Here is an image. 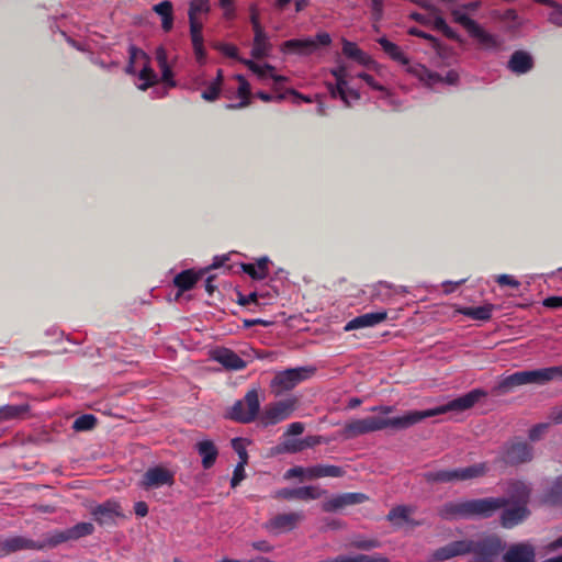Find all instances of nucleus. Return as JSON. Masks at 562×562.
Wrapping results in <instances>:
<instances>
[{
	"instance_id": "f257e3e1",
	"label": "nucleus",
	"mask_w": 562,
	"mask_h": 562,
	"mask_svg": "<svg viewBox=\"0 0 562 562\" xmlns=\"http://www.w3.org/2000/svg\"><path fill=\"white\" fill-rule=\"evenodd\" d=\"M487 393L481 389H474L467 394L459 396L445 405L426 411H409L403 416L381 417L369 416L362 419H352L345 424L341 436L345 439H352L366 434L380 431L386 428L396 430L407 429L425 418L446 414L448 412H462L471 408Z\"/></svg>"
},
{
	"instance_id": "f03ea898",
	"label": "nucleus",
	"mask_w": 562,
	"mask_h": 562,
	"mask_svg": "<svg viewBox=\"0 0 562 562\" xmlns=\"http://www.w3.org/2000/svg\"><path fill=\"white\" fill-rule=\"evenodd\" d=\"M505 550V542L497 535L491 533L476 540L462 539L449 542L431 553L435 562H445L456 557L472 553L475 561H496Z\"/></svg>"
},
{
	"instance_id": "7ed1b4c3",
	"label": "nucleus",
	"mask_w": 562,
	"mask_h": 562,
	"mask_svg": "<svg viewBox=\"0 0 562 562\" xmlns=\"http://www.w3.org/2000/svg\"><path fill=\"white\" fill-rule=\"evenodd\" d=\"M562 380V366L541 368L536 370L517 371L505 376L498 389L508 392L516 386L526 384L543 385L550 381Z\"/></svg>"
},
{
	"instance_id": "20e7f679",
	"label": "nucleus",
	"mask_w": 562,
	"mask_h": 562,
	"mask_svg": "<svg viewBox=\"0 0 562 562\" xmlns=\"http://www.w3.org/2000/svg\"><path fill=\"white\" fill-rule=\"evenodd\" d=\"M260 401L256 389L249 390L241 400L236 401L226 417L241 424H249L259 416Z\"/></svg>"
},
{
	"instance_id": "39448f33",
	"label": "nucleus",
	"mask_w": 562,
	"mask_h": 562,
	"mask_svg": "<svg viewBox=\"0 0 562 562\" xmlns=\"http://www.w3.org/2000/svg\"><path fill=\"white\" fill-rule=\"evenodd\" d=\"M316 372L314 367H299L281 371L276 374L271 386L278 389L277 393L291 391L301 382L312 378Z\"/></svg>"
},
{
	"instance_id": "423d86ee",
	"label": "nucleus",
	"mask_w": 562,
	"mask_h": 562,
	"mask_svg": "<svg viewBox=\"0 0 562 562\" xmlns=\"http://www.w3.org/2000/svg\"><path fill=\"white\" fill-rule=\"evenodd\" d=\"M297 406V400L286 398L266 406L259 415V422L263 427L277 425L292 416Z\"/></svg>"
},
{
	"instance_id": "0eeeda50",
	"label": "nucleus",
	"mask_w": 562,
	"mask_h": 562,
	"mask_svg": "<svg viewBox=\"0 0 562 562\" xmlns=\"http://www.w3.org/2000/svg\"><path fill=\"white\" fill-rule=\"evenodd\" d=\"M533 459V447L527 441L506 443L499 456V461L509 467L529 463Z\"/></svg>"
},
{
	"instance_id": "6e6552de",
	"label": "nucleus",
	"mask_w": 562,
	"mask_h": 562,
	"mask_svg": "<svg viewBox=\"0 0 562 562\" xmlns=\"http://www.w3.org/2000/svg\"><path fill=\"white\" fill-rule=\"evenodd\" d=\"M507 506V499L486 497L467 501L468 519L490 518L497 510Z\"/></svg>"
},
{
	"instance_id": "1a4fd4ad",
	"label": "nucleus",
	"mask_w": 562,
	"mask_h": 562,
	"mask_svg": "<svg viewBox=\"0 0 562 562\" xmlns=\"http://www.w3.org/2000/svg\"><path fill=\"white\" fill-rule=\"evenodd\" d=\"M175 484V472L162 467L156 465L146 470L143 474L140 486L148 491L161 486H172Z\"/></svg>"
},
{
	"instance_id": "9d476101",
	"label": "nucleus",
	"mask_w": 562,
	"mask_h": 562,
	"mask_svg": "<svg viewBox=\"0 0 562 562\" xmlns=\"http://www.w3.org/2000/svg\"><path fill=\"white\" fill-rule=\"evenodd\" d=\"M369 497L363 493L350 492L342 493L330 497L329 499L322 503V509L325 513H334L342 509L347 506L362 504L367 502Z\"/></svg>"
},
{
	"instance_id": "9b49d317",
	"label": "nucleus",
	"mask_w": 562,
	"mask_h": 562,
	"mask_svg": "<svg viewBox=\"0 0 562 562\" xmlns=\"http://www.w3.org/2000/svg\"><path fill=\"white\" fill-rule=\"evenodd\" d=\"M507 505H528L531 496V486L522 480H509L505 488Z\"/></svg>"
},
{
	"instance_id": "f8f14e48",
	"label": "nucleus",
	"mask_w": 562,
	"mask_h": 562,
	"mask_svg": "<svg viewBox=\"0 0 562 562\" xmlns=\"http://www.w3.org/2000/svg\"><path fill=\"white\" fill-rule=\"evenodd\" d=\"M326 490H321L317 486H300L295 488H280L276 492L274 498H282L286 501L292 499H300V501H311V499H318L324 494H326Z\"/></svg>"
},
{
	"instance_id": "ddd939ff",
	"label": "nucleus",
	"mask_w": 562,
	"mask_h": 562,
	"mask_svg": "<svg viewBox=\"0 0 562 562\" xmlns=\"http://www.w3.org/2000/svg\"><path fill=\"white\" fill-rule=\"evenodd\" d=\"M503 562H536V548L529 541L510 544L502 555Z\"/></svg>"
},
{
	"instance_id": "4468645a",
	"label": "nucleus",
	"mask_w": 562,
	"mask_h": 562,
	"mask_svg": "<svg viewBox=\"0 0 562 562\" xmlns=\"http://www.w3.org/2000/svg\"><path fill=\"white\" fill-rule=\"evenodd\" d=\"M91 515L100 526H113L115 519L122 516L121 506L115 501H106L95 506Z\"/></svg>"
},
{
	"instance_id": "2eb2a0df",
	"label": "nucleus",
	"mask_w": 562,
	"mask_h": 562,
	"mask_svg": "<svg viewBox=\"0 0 562 562\" xmlns=\"http://www.w3.org/2000/svg\"><path fill=\"white\" fill-rule=\"evenodd\" d=\"M45 549V544L40 543V541H34L32 539L22 537V536H13L0 540V552L4 555L21 551V550H43Z\"/></svg>"
},
{
	"instance_id": "dca6fc26",
	"label": "nucleus",
	"mask_w": 562,
	"mask_h": 562,
	"mask_svg": "<svg viewBox=\"0 0 562 562\" xmlns=\"http://www.w3.org/2000/svg\"><path fill=\"white\" fill-rule=\"evenodd\" d=\"M303 519L304 515L301 512L279 514L268 521L267 528L278 533L288 532L293 530Z\"/></svg>"
},
{
	"instance_id": "f3484780",
	"label": "nucleus",
	"mask_w": 562,
	"mask_h": 562,
	"mask_svg": "<svg viewBox=\"0 0 562 562\" xmlns=\"http://www.w3.org/2000/svg\"><path fill=\"white\" fill-rule=\"evenodd\" d=\"M530 514L531 513L527 505H515L512 508L503 510L501 515V524L504 528L512 529L524 522Z\"/></svg>"
},
{
	"instance_id": "a211bd4d",
	"label": "nucleus",
	"mask_w": 562,
	"mask_h": 562,
	"mask_svg": "<svg viewBox=\"0 0 562 562\" xmlns=\"http://www.w3.org/2000/svg\"><path fill=\"white\" fill-rule=\"evenodd\" d=\"M488 471L485 462H480L465 468L450 469V482L469 481L484 476Z\"/></svg>"
},
{
	"instance_id": "6ab92c4d",
	"label": "nucleus",
	"mask_w": 562,
	"mask_h": 562,
	"mask_svg": "<svg viewBox=\"0 0 562 562\" xmlns=\"http://www.w3.org/2000/svg\"><path fill=\"white\" fill-rule=\"evenodd\" d=\"M387 318L386 311H380V312H373V313H366L362 315H359L351 321H349L346 326L345 330L350 331L353 329L364 328V327H373L378 324H381Z\"/></svg>"
},
{
	"instance_id": "aec40b11",
	"label": "nucleus",
	"mask_w": 562,
	"mask_h": 562,
	"mask_svg": "<svg viewBox=\"0 0 562 562\" xmlns=\"http://www.w3.org/2000/svg\"><path fill=\"white\" fill-rule=\"evenodd\" d=\"M317 49L313 38H294L283 42L281 50L286 54L307 56Z\"/></svg>"
},
{
	"instance_id": "412c9836",
	"label": "nucleus",
	"mask_w": 562,
	"mask_h": 562,
	"mask_svg": "<svg viewBox=\"0 0 562 562\" xmlns=\"http://www.w3.org/2000/svg\"><path fill=\"white\" fill-rule=\"evenodd\" d=\"M194 448L202 459V467L207 470L211 469L218 457V449L215 443L210 439L198 441Z\"/></svg>"
},
{
	"instance_id": "4be33fe9",
	"label": "nucleus",
	"mask_w": 562,
	"mask_h": 562,
	"mask_svg": "<svg viewBox=\"0 0 562 562\" xmlns=\"http://www.w3.org/2000/svg\"><path fill=\"white\" fill-rule=\"evenodd\" d=\"M213 359L228 370H241L246 367L245 360L227 348L215 350Z\"/></svg>"
},
{
	"instance_id": "5701e85b",
	"label": "nucleus",
	"mask_w": 562,
	"mask_h": 562,
	"mask_svg": "<svg viewBox=\"0 0 562 562\" xmlns=\"http://www.w3.org/2000/svg\"><path fill=\"white\" fill-rule=\"evenodd\" d=\"M438 515L446 520L468 519L467 501L447 502L439 507Z\"/></svg>"
},
{
	"instance_id": "b1692460",
	"label": "nucleus",
	"mask_w": 562,
	"mask_h": 562,
	"mask_svg": "<svg viewBox=\"0 0 562 562\" xmlns=\"http://www.w3.org/2000/svg\"><path fill=\"white\" fill-rule=\"evenodd\" d=\"M189 23H190L191 41H192L196 60L199 63H203L205 59V56H206L205 49L203 46V35H202L203 25L198 20H189Z\"/></svg>"
},
{
	"instance_id": "393cba45",
	"label": "nucleus",
	"mask_w": 562,
	"mask_h": 562,
	"mask_svg": "<svg viewBox=\"0 0 562 562\" xmlns=\"http://www.w3.org/2000/svg\"><path fill=\"white\" fill-rule=\"evenodd\" d=\"M341 467L334 464H316L307 468V479L315 480L321 477H341L345 475Z\"/></svg>"
},
{
	"instance_id": "a878e982",
	"label": "nucleus",
	"mask_w": 562,
	"mask_h": 562,
	"mask_svg": "<svg viewBox=\"0 0 562 562\" xmlns=\"http://www.w3.org/2000/svg\"><path fill=\"white\" fill-rule=\"evenodd\" d=\"M532 67L531 56L524 50H516L508 60V68L518 75L528 72Z\"/></svg>"
},
{
	"instance_id": "bb28decb",
	"label": "nucleus",
	"mask_w": 562,
	"mask_h": 562,
	"mask_svg": "<svg viewBox=\"0 0 562 562\" xmlns=\"http://www.w3.org/2000/svg\"><path fill=\"white\" fill-rule=\"evenodd\" d=\"M254 33L255 36L251 48V56L256 59H262L270 54L272 45L265 30L255 31Z\"/></svg>"
},
{
	"instance_id": "cd10ccee",
	"label": "nucleus",
	"mask_w": 562,
	"mask_h": 562,
	"mask_svg": "<svg viewBox=\"0 0 562 562\" xmlns=\"http://www.w3.org/2000/svg\"><path fill=\"white\" fill-rule=\"evenodd\" d=\"M414 513V508L412 506L398 505L393 507L386 519L391 521L395 526H402L404 522L411 524L413 526H419V521L412 520L409 516Z\"/></svg>"
},
{
	"instance_id": "c85d7f7f",
	"label": "nucleus",
	"mask_w": 562,
	"mask_h": 562,
	"mask_svg": "<svg viewBox=\"0 0 562 562\" xmlns=\"http://www.w3.org/2000/svg\"><path fill=\"white\" fill-rule=\"evenodd\" d=\"M153 11L161 16V27L165 32L171 31L173 26V4L164 0L153 7Z\"/></svg>"
},
{
	"instance_id": "c756f323",
	"label": "nucleus",
	"mask_w": 562,
	"mask_h": 562,
	"mask_svg": "<svg viewBox=\"0 0 562 562\" xmlns=\"http://www.w3.org/2000/svg\"><path fill=\"white\" fill-rule=\"evenodd\" d=\"M342 53L350 59L356 60L358 64L369 66L373 63L372 58L361 50L356 43L342 40Z\"/></svg>"
},
{
	"instance_id": "7c9ffc66",
	"label": "nucleus",
	"mask_w": 562,
	"mask_h": 562,
	"mask_svg": "<svg viewBox=\"0 0 562 562\" xmlns=\"http://www.w3.org/2000/svg\"><path fill=\"white\" fill-rule=\"evenodd\" d=\"M376 42L381 45L383 52L394 61H397L402 65H407L409 63V59L402 52L400 46L389 41L385 36L378 38Z\"/></svg>"
},
{
	"instance_id": "2f4dec72",
	"label": "nucleus",
	"mask_w": 562,
	"mask_h": 562,
	"mask_svg": "<svg viewBox=\"0 0 562 562\" xmlns=\"http://www.w3.org/2000/svg\"><path fill=\"white\" fill-rule=\"evenodd\" d=\"M30 411L29 404L0 406V423L23 418Z\"/></svg>"
},
{
	"instance_id": "473e14b6",
	"label": "nucleus",
	"mask_w": 562,
	"mask_h": 562,
	"mask_svg": "<svg viewBox=\"0 0 562 562\" xmlns=\"http://www.w3.org/2000/svg\"><path fill=\"white\" fill-rule=\"evenodd\" d=\"M269 260L267 257L260 258L257 260L256 265L254 263H243L241 269L245 273H247L254 280H263L267 278L269 273L268 269Z\"/></svg>"
},
{
	"instance_id": "72a5a7b5",
	"label": "nucleus",
	"mask_w": 562,
	"mask_h": 562,
	"mask_svg": "<svg viewBox=\"0 0 562 562\" xmlns=\"http://www.w3.org/2000/svg\"><path fill=\"white\" fill-rule=\"evenodd\" d=\"M200 277L201 273H195L193 270H184L175 277L173 283L181 292H186L195 285Z\"/></svg>"
},
{
	"instance_id": "f704fd0d",
	"label": "nucleus",
	"mask_w": 562,
	"mask_h": 562,
	"mask_svg": "<svg viewBox=\"0 0 562 562\" xmlns=\"http://www.w3.org/2000/svg\"><path fill=\"white\" fill-rule=\"evenodd\" d=\"M543 503L562 506V475L558 476L543 495Z\"/></svg>"
},
{
	"instance_id": "c9c22d12",
	"label": "nucleus",
	"mask_w": 562,
	"mask_h": 562,
	"mask_svg": "<svg viewBox=\"0 0 562 562\" xmlns=\"http://www.w3.org/2000/svg\"><path fill=\"white\" fill-rule=\"evenodd\" d=\"M494 306L492 304H485L482 306H470L461 310V313L475 321H490L492 318V312Z\"/></svg>"
},
{
	"instance_id": "e433bc0d",
	"label": "nucleus",
	"mask_w": 562,
	"mask_h": 562,
	"mask_svg": "<svg viewBox=\"0 0 562 562\" xmlns=\"http://www.w3.org/2000/svg\"><path fill=\"white\" fill-rule=\"evenodd\" d=\"M470 36L475 38L484 48H496L498 46L497 40L494 35L487 33L482 26L477 25Z\"/></svg>"
},
{
	"instance_id": "4c0bfd02",
	"label": "nucleus",
	"mask_w": 562,
	"mask_h": 562,
	"mask_svg": "<svg viewBox=\"0 0 562 562\" xmlns=\"http://www.w3.org/2000/svg\"><path fill=\"white\" fill-rule=\"evenodd\" d=\"M236 78L239 81L238 95L241 99V101L238 104H227V109H240L249 104L250 86L241 75H238Z\"/></svg>"
},
{
	"instance_id": "58836bf2",
	"label": "nucleus",
	"mask_w": 562,
	"mask_h": 562,
	"mask_svg": "<svg viewBox=\"0 0 562 562\" xmlns=\"http://www.w3.org/2000/svg\"><path fill=\"white\" fill-rule=\"evenodd\" d=\"M97 417L92 414H83L75 419L72 428L76 431H88L95 427Z\"/></svg>"
},
{
	"instance_id": "ea45409f",
	"label": "nucleus",
	"mask_w": 562,
	"mask_h": 562,
	"mask_svg": "<svg viewBox=\"0 0 562 562\" xmlns=\"http://www.w3.org/2000/svg\"><path fill=\"white\" fill-rule=\"evenodd\" d=\"M243 63L247 66L249 70L256 74L260 79L270 77V74L274 71V67L270 64H265L263 66H261L250 59H245L243 60Z\"/></svg>"
},
{
	"instance_id": "a19ab883",
	"label": "nucleus",
	"mask_w": 562,
	"mask_h": 562,
	"mask_svg": "<svg viewBox=\"0 0 562 562\" xmlns=\"http://www.w3.org/2000/svg\"><path fill=\"white\" fill-rule=\"evenodd\" d=\"M71 539H79L91 535L94 531V526L91 522H79L71 528H68Z\"/></svg>"
},
{
	"instance_id": "79ce46f5",
	"label": "nucleus",
	"mask_w": 562,
	"mask_h": 562,
	"mask_svg": "<svg viewBox=\"0 0 562 562\" xmlns=\"http://www.w3.org/2000/svg\"><path fill=\"white\" fill-rule=\"evenodd\" d=\"M424 479L428 483H450V469L426 472Z\"/></svg>"
},
{
	"instance_id": "37998d69",
	"label": "nucleus",
	"mask_w": 562,
	"mask_h": 562,
	"mask_svg": "<svg viewBox=\"0 0 562 562\" xmlns=\"http://www.w3.org/2000/svg\"><path fill=\"white\" fill-rule=\"evenodd\" d=\"M451 13L453 20L462 25L469 34L479 25L474 20L462 13L460 10H453Z\"/></svg>"
},
{
	"instance_id": "c03bdc74",
	"label": "nucleus",
	"mask_w": 562,
	"mask_h": 562,
	"mask_svg": "<svg viewBox=\"0 0 562 562\" xmlns=\"http://www.w3.org/2000/svg\"><path fill=\"white\" fill-rule=\"evenodd\" d=\"M210 10L207 0H192L189 7V20H196V14L206 13Z\"/></svg>"
},
{
	"instance_id": "a18cd8bd",
	"label": "nucleus",
	"mask_w": 562,
	"mask_h": 562,
	"mask_svg": "<svg viewBox=\"0 0 562 562\" xmlns=\"http://www.w3.org/2000/svg\"><path fill=\"white\" fill-rule=\"evenodd\" d=\"M68 540H71L69 529H66L64 531H58L54 533L52 537H49L46 541H43L42 543L46 547L54 548L63 542H66Z\"/></svg>"
},
{
	"instance_id": "49530a36",
	"label": "nucleus",
	"mask_w": 562,
	"mask_h": 562,
	"mask_svg": "<svg viewBox=\"0 0 562 562\" xmlns=\"http://www.w3.org/2000/svg\"><path fill=\"white\" fill-rule=\"evenodd\" d=\"M139 79L145 81L139 86V89L144 91L156 82V74L151 68L146 66L140 70Z\"/></svg>"
},
{
	"instance_id": "de8ad7c7",
	"label": "nucleus",
	"mask_w": 562,
	"mask_h": 562,
	"mask_svg": "<svg viewBox=\"0 0 562 562\" xmlns=\"http://www.w3.org/2000/svg\"><path fill=\"white\" fill-rule=\"evenodd\" d=\"M231 443H232V448L239 457L238 463L246 465L248 462V454L246 451L244 440L241 438H234Z\"/></svg>"
},
{
	"instance_id": "09e8293b",
	"label": "nucleus",
	"mask_w": 562,
	"mask_h": 562,
	"mask_svg": "<svg viewBox=\"0 0 562 562\" xmlns=\"http://www.w3.org/2000/svg\"><path fill=\"white\" fill-rule=\"evenodd\" d=\"M303 450L302 440H288L282 447H278V452L296 453Z\"/></svg>"
},
{
	"instance_id": "8fccbe9b",
	"label": "nucleus",
	"mask_w": 562,
	"mask_h": 562,
	"mask_svg": "<svg viewBox=\"0 0 562 562\" xmlns=\"http://www.w3.org/2000/svg\"><path fill=\"white\" fill-rule=\"evenodd\" d=\"M221 88L218 82H212L201 94V97L209 102L215 101L220 95Z\"/></svg>"
},
{
	"instance_id": "3c124183",
	"label": "nucleus",
	"mask_w": 562,
	"mask_h": 562,
	"mask_svg": "<svg viewBox=\"0 0 562 562\" xmlns=\"http://www.w3.org/2000/svg\"><path fill=\"white\" fill-rule=\"evenodd\" d=\"M352 546L360 550H371L380 546L375 539H357L352 541Z\"/></svg>"
},
{
	"instance_id": "603ef678",
	"label": "nucleus",
	"mask_w": 562,
	"mask_h": 562,
	"mask_svg": "<svg viewBox=\"0 0 562 562\" xmlns=\"http://www.w3.org/2000/svg\"><path fill=\"white\" fill-rule=\"evenodd\" d=\"M383 0H371V15L374 22H379L383 18Z\"/></svg>"
},
{
	"instance_id": "864d4df0",
	"label": "nucleus",
	"mask_w": 562,
	"mask_h": 562,
	"mask_svg": "<svg viewBox=\"0 0 562 562\" xmlns=\"http://www.w3.org/2000/svg\"><path fill=\"white\" fill-rule=\"evenodd\" d=\"M548 427H549V424H546V423L535 425L529 430V434H528L529 439L531 441L539 440L542 437V435L547 431Z\"/></svg>"
},
{
	"instance_id": "5fc2aeb1",
	"label": "nucleus",
	"mask_w": 562,
	"mask_h": 562,
	"mask_svg": "<svg viewBox=\"0 0 562 562\" xmlns=\"http://www.w3.org/2000/svg\"><path fill=\"white\" fill-rule=\"evenodd\" d=\"M331 75L335 77L337 85L347 86V68L344 65H339L338 67L330 70Z\"/></svg>"
},
{
	"instance_id": "6e6d98bb",
	"label": "nucleus",
	"mask_w": 562,
	"mask_h": 562,
	"mask_svg": "<svg viewBox=\"0 0 562 562\" xmlns=\"http://www.w3.org/2000/svg\"><path fill=\"white\" fill-rule=\"evenodd\" d=\"M245 479V464L238 463L233 472V476L231 479V486L235 488L239 483Z\"/></svg>"
},
{
	"instance_id": "4d7b16f0",
	"label": "nucleus",
	"mask_w": 562,
	"mask_h": 562,
	"mask_svg": "<svg viewBox=\"0 0 562 562\" xmlns=\"http://www.w3.org/2000/svg\"><path fill=\"white\" fill-rule=\"evenodd\" d=\"M301 440H302L303 449L313 448L315 446L328 442V440L325 439L323 436H316V435L306 436L305 438H303Z\"/></svg>"
},
{
	"instance_id": "13d9d810",
	"label": "nucleus",
	"mask_w": 562,
	"mask_h": 562,
	"mask_svg": "<svg viewBox=\"0 0 562 562\" xmlns=\"http://www.w3.org/2000/svg\"><path fill=\"white\" fill-rule=\"evenodd\" d=\"M237 303L241 306L249 305L251 303H258V294L256 292L249 293L248 295L243 294L241 292L237 293Z\"/></svg>"
},
{
	"instance_id": "bf43d9fd",
	"label": "nucleus",
	"mask_w": 562,
	"mask_h": 562,
	"mask_svg": "<svg viewBox=\"0 0 562 562\" xmlns=\"http://www.w3.org/2000/svg\"><path fill=\"white\" fill-rule=\"evenodd\" d=\"M249 12H250V23H251L254 32L255 31H259V30H263L261 24H260L259 11H258L257 5L256 4H251L250 8H249Z\"/></svg>"
},
{
	"instance_id": "052dcab7",
	"label": "nucleus",
	"mask_w": 562,
	"mask_h": 562,
	"mask_svg": "<svg viewBox=\"0 0 562 562\" xmlns=\"http://www.w3.org/2000/svg\"><path fill=\"white\" fill-rule=\"evenodd\" d=\"M496 282L501 285H508L512 288L517 289L520 285V282L517 281L513 276L510 274H501L497 277Z\"/></svg>"
},
{
	"instance_id": "680f3d73",
	"label": "nucleus",
	"mask_w": 562,
	"mask_h": 562,
	"mask_svg": "<svg viewBox=\"0 0 562 562\" xmlns=\"http://www.w3.org/2000/svg\"><path fill=\"white\" fill-rule=\"evenodd\" d=\"M302 476H305L307 479V468L304 469L302 467H293V468L289 469L284 474V477L286 480H290L293 477H302Z\"/></svg>"
},
{
	"instance_id": "e2e57ef3",
	"label": "nucleus",
	"mask_w": 562,
	"mask_h": 562,
	"mask_svg": "<svg viewBox=\"0 0 562 562\" xmlns=\"http://www.w3.org/2000/svg\"><path fill=\"white\" fill-rule=\"evenodd\" d=\"M409 34L427 40L428 42L431 43V45L434 47L438 45V40L436 37H434L431 34H428L422 30L413 27V29H411Z\"/></svg>"
},
{
	"instance_id": "0e129e2a",
	"label": "nucleus",
	"mask_w": 562,
	"mask_h": 562,
	"mask_svg": "<svg viewBox=\"0 0 562 562\" xmlns=\"http://www.w3.org/2000/svg\"><path fill=\"white\" fill-rule=\"evenodd\" d=\"M304 431V424L300 422L291 423L288 426V429L285 431V436H296L301 435Z\"/></svg>"
},
{
	"instance_id": "69168bd1",
	"label": "nucleus",
	"mask_w": 562,
	"mask_h": 562,
	"mask_svg": "<svg viewBox=\"0 0 562 562\" xmlns=\"http://www.w3.org/2000/svg\"><path fill=\"white\" fill-rule=\"evenodd\" d=\"M543 305L549 308H562V296H549L543 301Z\"/></svg>"
},
{
	"instance_id": "338daca9",
	"label": "nucleus",
	"mask_w": 562,
	"mask_h": 562,
	"mask_svg": "<svg viewBox=\"0 0 562 562\" xmlns=\"http://www.w3.org/2000/svg\"><path fill=\"white\" fill-rule=\"evenodd\" d=\"M560 549H562V535L544 546V550L548 553L559 551Z\"/></svg>"
},
{
	"instance_id": "774afa93",
	"label": "nucleus",
	"mask_w": 562,
	"mask_h": 562,
	"mask_svg": "<svg viewBox=\"0 0 562 562\" xmlns=\"http://www.w3.org/2000/svg\"><path fill=\"white\" fill-rule=\"evenodd\" d=\"M550 22L558 26H562V7H557L549 16Z\"/></svg>"
}]
</instances>
